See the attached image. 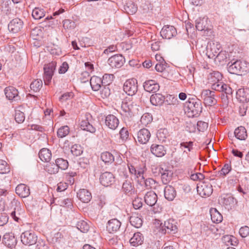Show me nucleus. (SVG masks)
Segmentation results:
<instances>
[{"mask_svg": "<svg viewBox=\"0 0 249 249\" xmlns=\"http://www.w3.org/2000/svg\"><path fill=\"white\" fill-rule=\"evenodd\" d=\"M222 78V75L220 72L213 71L208 74L207 80L208 83L211 84L213 89L224 92L228 99L229 96L232 93V89L229 85L221 81Z\"/></svg>", "mask_w": 249, "mask_h": 249, "instance_id": "obj_1", "label": "nucleus"}, {"mask_svg": "<svg viewBox=\"0 0 249 249\" xmlns=\"http://www.w3.org/2000/svg\"><path fill=\"white\" fill-rule=\"evenodd\" d=\"M185 111L189 117H197L202 111V102L199 99H189L186 104Z\"/></svg>", "mask_w": 249, "mask_h": 249, "instance_id": "obj_2", "label": "nucleus"}, {"mask_svg": "<svg viewBox=\"0 0 249 249\" xmlns=\"http://www.w3.org/2000/svg\"><path fill=\"white\" fill-rule=\"evenodd\" d=\"M127 166L129 173L133 175L138 182L140 179L144 178V174L146 171L145 164L142 161L135 160L132 162L128 163Z\"/></svg>", "mask_w": 249, "mask_h": 249, "instance_id": "obj_3", "label": "nucleus"}, {"mask_svg": "<svg viewBox=\"0 0 249 249\" xmlns=\"http://www.w3.org/2000/svg\"><path fill=\"white\" fill-rule=\"evenodd\" d=\"M231 63V65L230 63L228 64V71L231 73L242 74L249 71V64L245 61L239 60Z\"/></svg>", "mask_w": 249, "mask_h": 249, "instance_id": "obj_4", "label": "nucleus"}, {"mask_svg": "<svg viewBox=\"0 0 249 249\" xmlns=\"http://www.w3.org/2000/svg\"><path fill=\"white\" fill-rule=\"evenodd\" d=\"M20 239L23 244L30 246L35 245L36 243L37 236L34 231L28 230L21 233Z\"/></svg>", "mask_w": 249, "mask_h": 249, "instance_id": "obj_5", "label": "nucleus"}, {"mask_svg": "<svg viewBox=\"0 0 249 249\" xmlns=\"http://www.w3.org/2000/svg\"><path fill=\"white\" fill-rule=\"evenodd\" d=\"M123 89L129 96L135 95L138 91V83L136 79L127 80L123 86Z\"/></svg>", "mask_w": 249, "mask_h": 249, "instance_id": "obj_6", "label": "nucleus"}, {"mask_svg": "<svg viewBox=\"0 0 249 249\" xmlns=\"http://www.w3.org/2000/svg\"><path fill=\"white\" fill-rule=\"evenodd\" d=\"M56 66V62L52 61L44 67V80L45 85H49L51 82Z\"/></svg>", "mask_w": 249, "mask_h": 249, "instance_id": "obj_7", "label": "nucleus"}, {"mask_svg": "<svg viewBox=\"0 0 249 249\" xmlns=\"http://www.w3.org/2000/svg\"><path fill=\"white\" fill-rule=\"evenodd\" d=\"M219 202L228 211L233 209L237 203L234 198L229 195L222 196Z\"/></svg>", "mask_w": 249, "mask_h": 249, "instance_id": "obj_8", "label": "nucleus"}, {"mask_svg": "<svg viewBox=\"0 0 249 249\" xmlns=\"http://www.w3.org/2000/svg\"><path fill=\"white\" fill-rule=\"evenodd\" d=\"M125 62V58L120 54L114 55L108 59L109 65L114 68H120L123 66Z\"/></svg>", "mask_w": 249, "mask_h": 249, "instance_id": "obj_9", "label": "nucleus"}, {"mask_svg": "<svg viewBox=\"0 0 249 249\" xmlns=\"http://www.w3.org/2000/svg\"><path fill=\"white\" fill-rule=\"evenodd\" d=\"M176 222L174 219H169L164 222L163 226L161 228V232L165 234L175 233L177 231Z\"/></svg>", "mask_w": 249, "mask_h": 249, "instance_id": "obj_10", "label": "nucleus"}, {"mask_svg": "<svg viewBox=\"0 0 249 249\" xmlns=\"http://www.w3.org/2000/svg\"><path fill=\"white\" fill-rule=\"evenodd\" d=\"M150 137V131L146 128H142L137 132L136 138L135 139L141 144H146L148 142Z\"/></svg>", "mask_w": 249, "mask_h": 249, "instance_id": "obj_11", "label": "nucleus"}, {"mask_svg": "<svg viewBox=\"0 0 249 249\" xmlns=\"http://www.w3.org/2000/svg\"><path fill=\"white\" fill-rule=\"evenodd\" d=\"M23 26V21L19 18H15L8 24V29L11 33L16 34L21 31Z\"/></svg>", "mask_w": 249, "mask_h": 249, "instance_id": "obj_12", "label": "nucleus"}, {"mask_svg": "<svg viewBox=\"0 0 249 249\" xmlns=\"http://www.w3.org/2000/svg\"><path fill=\"white\" fill-rule=\"evenodd\" d=\"M160 172L162 183L164 184H168L172 179L173 175V171L170 167L164 166L160 168Z\"/></svg>", "mask_w": 249, "mask_h": 249, "instance_id": "obj_13", "label": "nucleus"}, {"mask_svg": "<svg viewBox=\"0 0 249 249\" xmlns=\"http://www.w3.org/2000/svg\"><path fill=\"white\" fill-rule=\"evenodd\" d=\"M100 181L103 186H109L114 182L115 178L111 173L106 172L100 176Z\"/></svg>", "mask_w": 249, "mask_h": 249, "instance_id": "obj_14", "label": "nucleus"}, {"mask_svg": "<svg viewBox=\"0 0 249 249\" xmlns=\"http://www.w3.org/2000/svg\"><path fill=\"white\" fill-rule=\"evenodd\" d=\"M176 34L177 31L176 28L171 25L164 26L160 31L161 36L162 38L165 39H170L176 36Z\"/></svg>", "mask_w": 249, "mask_h": 249, "instance_id": "obj_15", "label": "nucleus"}, {"mask_svg": "<svg viewBox=\"0 0 249 249\" xmlns=\"http://www.w3.org/2000/svg\"><path fill=\"white\" fill-rule=\"evenodd\" d=\"M4 93L6 98L10 100L18 101L20 100L18 90L13 87H6L4 89Z\"/></svg>", "mask_w": 249, "mask_h": 249, "instance_id": "obj_16", "label": "nucleus"}, {"mask_svg": "<svg viewBox=\"0 0 249 249\" xmlns=\"http://www.w3.org/2000/svg\"><path fill=\"white\" fill-rule=\"evenodd\" d=\"M151 153L157 157H162L166 153V149L161 144L153 143L150 147Z\"/></svg>", "mask_w": 249, "mask_h": 249, "instance_id": "obj_17", "label": "nucleus"}, {"mask_svg": "<svg viewBox=\"0 0 249 249\" xmlns=\"http://www.w3.org/2000/svg\"><path fill=\"white\" fill-rule=\"evenodd\" d=\"M197 191L203 197L209 196L213 193L212 185L203 183L200 186H197Z\"/></svg>", "mask_w": 249, "mask_h": 249, "instance_id": "obj_18", "label": "nucleus"}, {"mask_svg": "<svg viewBox=\"0 0 249 249\" xmlns=\"http://www.w3.org/2000/svg\"><path fill=\"white\" fill-rule=\"evenodd\" d=\"M144 90L149 92H156L160 88L159 84L153 80H146L143 85Z\"/></svg>", "mask_w": 249, "mask_h": 249, "instance_id": "obj_19", "label": "nucleus"}, {"mask_svg": "<svg viewBox=\"0 0 249 249\" xmlns=\"http://www.w3.org/2000/svg\"><path fill=\"white\" fill-rule=\"evenodd\" d=\"M105 123L110 129L115 130L118 126L119 121L115 116L110 114L106 117Z\"/></svg>", "mask_w": 249, "mask_h": 249, "instance_id": "obj_20", "label": "nucleus"}, {"mask_svg": "<svg viewBox=\"0 0 249 249\" xmlns=\"http://www.w3.org/2000/svg\"><path fill=\"white\" fill-rule=\"evenodd\" d=\"M2 243L9 248H13L17 244V240L12 233H5L2 238Z\"/></svg>", "mask_w": 249, "mask_h": 249, "instance_id": "obj_21", "label": "nucleus"}, {"mask_svg": "<svg viewBox=\"0 0 249 249\" xmlns=\"http://www.w3.org/2000/svg\"><path fill=\"white\" fill-rule=\"evenodd\" d=\"M121 225L119 220L116 218L112 219L108 221L107 229L109 233L115 232L119 230Z\"/></svg>", "mask_w": 249, "mask_h": 249, "instance_id": "obj_22", "label": "nucleus"}, {"mask_svg": "<svg viewBox=\"0 0 249 249\" xmlns=\"http://www.w3.org/2000/svg\"><path fill=\"white\" fill-rule=\"evenodd\" d=\"M16 193L21 197H27L30 194V189L24 184H18L16 188Z\"/></svg>", "mask_w": 249, "mask_h": 249, "instance_id": "obj_23", "label": "nucleus"}, {"mask_svg": "<svg viewBox=\"0 0 249 249\" xmlns=\"http://www.w3.org/2000/svg\"><path fill=\"white\" fill-rule=\"evenodd\" d=\"M144 199L147 205L152 207L156 204L158 200V196L154 192L149 191L145 195Z\"/></svg>", "mask_w": 249, "mask_h": 249, "instance_id": "obj_24", "label": "nucleus"}, {"mask_svg": "<svg viewBox=\"0 0 249 249\" xmlns=\"http://www.w3.org/2000/svg\"><path fill=\"white\" fill-rule=\"evenodd\" d=\"M236 98L241 102L249 101V89H240L236 91Z\"/></svg>", "mask_w": 249, "mask_h": 249, "instance_id": "obj_25", "label": "nucleus"}, {"mask_svg": "<svg viewBox=\"0 0 249 249\" xmlns=\"http://www.w3.org/2000/svg\"><path fill=\"white\" fill-rule=\"evenodd\" d=\"M90 84L94 91L99 90L104 85L102 78L97 76H93L90 78Z\"/></svg>", "mask_w": 249, "mask_h": 249, "instance_id": "obj_26", "label": "nucleus"}, {"mask_svg": "<svg viewBox=\"0 0 249 249\" xmlns=\"http://www.w3.org/2000/svg\"><path fill=\"white\" fill-rule=\"evenodd\" d=\"M79 199L84 203H88L92 198L91 193L85 189H80L77 193Z\"/></svg>", "mask_w": 249, "mask_h": 249, "instance_id": "obj_27", "label": "nucleus"}, {"mask_svg": "<svg viewBox=\"0 0 249 249\" xmlns=\"http://www.w3.org/2000/svg\"><path fill=\"white\" fill-rule=\"evenodd\" d=\"M164 193L165 198L169 201L173 200L177 195L175 189L171 185H167L165 187Z\"/></svg>", "mask_w": 249, "mask_h": 249, "instance_id": "obj_28", "label": "nucleus"}, {"mask_svg": "<svg viewBox=\"0 0 249 249\" xmlns=\"http://www.w3.org/2000/svg\"><path fill=\"white\" fill-rule=\"evenodd\" d=\"M123 191L128 196H131L135 194V188L130 180H126L123 184Z\"/></svg>", "mask_w": 249, "mask_h": 249, "instance_id": "obj_29", "label": "nucleus"}, {"mask_svg": "<svg viewBox=\"0 0 249 249\" xmlns=\"http://www.w3.org/2000/svg\"><path fill=\"white\" fill-rule=\"evenodd\" d=\"M165 100L164 96L160 93L152 94L150 97V102L154 106H161Z\"/></svg>", "mask_w": 249, "mask_h": 249, "instance_id": "obj_30", "label": "nucleus"}, {"mask_svg": "<svg viewBox=\"0 0 249 249\" xmlns=\"http://www.w3.org/2000/svg\"><path fill=\"white\" fill-rule=\"evenodd\" d=\"M143 241V237L140 232L134 233L133 236L129 240L130 244L133 246L141 245Z\"/></svg>", "mask_w": 249, "mask_h": 249, "instance_id": "obj_31", "label": "nucleus"}, {"mask_svg": "<svg viewBox=\"0 0 249 249\" xmlns=\"http://www.w3.org/2000/svg\"><path fill=\"white\" fill-rule=\"evenodd\" d=\"M235 137L240 140H245L247 136V132L246 128L242 126H240L236 128L234 132Z\"/></svg>", "mask_w": 249, "mask_h": 249, "instance_id": "obj_32", "label": "nucleus"}, {"mask_svg": "<svg viewBox=\"0 0 249 249\" xmlns=\"http://www.w3.org/2000/svg\"><path fill=\"white\" fill-rule=\"evenodd\" d=\"M39 157L42 161L48 162L52 157V153L47 148L41 149L38 154Z\"/></svg>", "mask_w": 249, "mask_h": 249, "instance_id": "obj_33", "label": "nucleus"}, {"mask_svg": "<svg viewBox=\"0 0 249 249\" xmlns=\"http://www.w3.org/2000/svg\"><path fill=\"white\" fill-rule=\"evenodd\" d=\"M210 212L211 219L213 223H219L222 221L223 217L221 213L215 208H212Z\"/></svg>", "mask_w": 249, "mask_h": 249, "instance_id": "obj_34", "label": "nucleus"}, {"mask_svg": "<svg viewBox=\"0 0 249 249\" xmlns=\"http://www.w3.org/2000/svg\"><path fill=\"white\" fill-rule=\"evenodd\" d=\"M121 107L125 113L130 115L131 113H132L133 111V103L131 101H127L126 100H125L123 101Z\"/></svg>", "mask_w": 249, "mask_h": 249, "instance_id": "obj_35", "label": "nucleus"}, {"mask_svg": "<svg viewBox=\"0 0 249 249\" xmlns=\"http://www.w3.org/2000/svg\"><path fill=\"white\" fill-rule=\"evenodd\" d=\"M138 182L140 184H144L147 189L155 188L157 183L156 181L153 178H148L145 179L144 177L143 179H140Z\"/></svg>", "mask_w": 249, "mask_h": 249, "instance_id": "obj_36", "label": "nucleus"}, {"mask_svg": "<svg viewBox=\"0 0 249 249\" xmlns=\"http://www.w3.org/2000/svg\"><path fill=\"white\" fill-rule=\"evenodd\" d=\"M137 6L132 1H128L124 6V10L128 14L133 15L137 11Z\"/></svg>", "mask_w": 249, "mask_h": 249, "instance_id": "obj_37", "label": "nucleus"}, {"mask_svg": "<svg viewBox=\"0 0 249 249\" xmlns=\"http://www.w3.org/2000/svg\"><path fill=\"white\" fill-rule=\"evenodd\" d=\"M44 169L47 172L51 175L57 174L59 171L55 162H49L47 163Z\"/></svg>", "mask_w": 249, "mask_h": 249, "instance_id": "obj_38", "label": "nucleus"}, {"mask_svg": "<svg viewBox=\"0 0 249 249\" xmlns=\"http://www.w3.org/2000/svg\"><path fill=\"white\" fill-rule=\"evenodd\" d=\"M80 127L82 129L94 133L95 128L89 123L87 119L82 120L80 123Z\"/></svg>", "mask_w": 249, "mask_h": 249, "instance_id": "obj_39", "label": "nucleus"}, {"mask_svg": "<svg viewBox=\"0 0 249 249\" xmlns=\"http://www.w3.org/2000/svg\"><path fill=\"white\" fill-rule=\"evenodd\" d=\"M129 221L132 226L136 228L141 227L142 224V221L141 218L139 217L137 215L131 216L129 218Z\"/></svg>", "mask_w": 249, "mask_h": 249, "instance_id": "obj_40", "label": "nucleus"}, {"mask_svg": "<svg viewBox=\"0 0 249 249\" xmlns=\"http://www.w3.org/2000/svg\"><path fill=\"white\" fill-rule=\"evenodd\" d=\"M21 107H18L15 109V119L18 123H23L25 120L24 113L20 110Z\"/></svg>", "mask_w": 249, "mask_h": 249, "instance_id": "obj_41", "label": "nucleus"}, {"mask_svg": "<svg viewBox=\"0 0 249 249\" xmlns=\"http://www.w3.org/2000/svg\"><path fill=\"white\" fill-rule=\"evenodd\" d=\"M45 16V12L43 9L36 7L32 12V16L35 19H40Z\"/></svg>", "mask_w": 249, "mask_h": 249, "instance_id": "obj_42", "label": "nucleus"}, {"mask_svg": "<svg viewBox=\"0 0 249 249\" xmlns=\"http://www.w3.org/2000/svg\"><path fill=\"white\" fill-rule=\"evenodd\" d=\"M58 169L66 170L69 166L68 161L62 158H58L55 160Z\"/></svg>", "mask_w": 249, "mask_h": 249, "instance_id": "obj_43", "label": "nucleus"}, {"mask_svg": "<svg viewBox=\"0 0 249 249\" xmlns=\"http://www.w3.org/2000/svg\"><path fill=\"white\" fill-rule=\"evenodd\" d=\"M42 81L41 79H36L30 84V88L34 92H38L42 86Z\"/></svg>", "mask_w": 249, "mask_h": 249, "instance_id": "obj_44", "label": "nucleus"}, {"mask_svg": "<svg viewBox=\"0 0 249 249\" xmlns=\"http://www.w3.org/2000/svg\"><path fill=\"white\" fill-rule=\"evenodd\" d=\"M77 228L82 232H87L89 229V226L87 222L80 220L77 223Z\"/></svg>", "mask_w": 249, "mask_h": 249, "instance_id": "obj_45", "label": "nucleus"}, {"mask_svg": "<svg viewBox=\"0 0 249 249\" xmlns=\"http://www.w3.org/2000/svg\"><path fill=\"white\" fill-rule=\"evenodd\" d=\"M152 116L148 113L143 114L141 117L140 122L142 125L146 126L152 121Z\"/></svg>", "mask_w": 249, "mask_h": 249, "instance_id": "obj_46", "label": "nucleus"}, {"mask_svg": "<svg viewBox=\"0 0 249 249\" xmlns=\"http://www.w3.org/2000/svg\"><path fill=\"white\" fill-rule=\"evenodd\" d=\"M70 132L69 127L67 125H65L59 128L57 131L58 137L62 138L66 137Z\"/></svg>", "mask_w": 249, "mask_h": 249, "instance_id": "obj_47", "label": "nucleus"}, {"mask_svg": "<svg viewBox=\"0 0 249 249\" xmlns=\"http://www.w3.org/2000/svg\"><path fill=\"white\" fill-rule=\"evenodd\" d=\"M101 159L105 163L111 162L114 160L113 156L108 152L102 153L101 155Z\"/></svg>", "mask_w": 249, "mask_h": 249, "instance_id": "obj_48", "label": "nucleus"}, {"mask_svg": "<svg viewBox=\"0 0 249 249\" xmlns=\"http://www.w3.org/2000/svg\"><path fill=\"white\" fill-rule=\"evenodd\" d=\"M206 21L204 19H198L196 21V27L198 31L206 30Z\"/></svg>", "mask_w": 249, "mask_h": 249, "instance_id": "obj_49", "label": "nucleus"}, {"mask_svg": "<svg viewBox=\"0 0 249 249\" xmlns=\"http://www.w3.org/2000/svg\"><path fill=\"white\" fill-rule=\"evenodd\" d=\"M114 78V76L112 74H105L103 76L102 80L104 85L107 86L112 83Z\"/></svg>", "mask_w": 249, "mask_h": 249, "instance_id": "obj_50", "label": "nucleus"}, {"mask_svg": "<svg viewBox=\"0 0 249 249\" xmlns=\"http://www.w3.org/2000/svg\"><path fill=\"white\" fill-rule=\"evenodd\" d=\"M231 165L229 164H225L222 168L220 171L218 172V175L219 177L225 176L227 175L231 170Z\"/></svg>", "mask_w": 249, "mask_h": 249, "instance_id": "obj_51", "label": "nucleus"}, {"mask_svg": "<svg viewBox=\"0 0 249 249\" xmlns=\"http://www.w3.org/2000/svg\"><path fill=\"white\" fill-rule=\"evenodd\" d=\"M10 172V168L7 162L0 160V174H6Z\"/></svg>", "mask_w": 249, "mask_h": 249, "instance_id": "obj_52", "label": "nucleus"}, {"mask_svg": "<svg viewBox=\"0 0 249 249\" xmlns=\"http://www.w3.org/2000/svg\"><path fill=\"white\" fill-rule=\"evenodd\" d=\"M63 23L65 29L71 30L76 27L75 22L71 19H65L63 20Z\"/></svg>", "mask_w": 249, "mask_h": 249, "instance_id": "obj_53", "label": "nucleus"}, {"mask_svg": "<svg viewBox=\"0 0 249 249\" xmlns=\"http://www.w3.org/2000/svg\"><path fill=\"white\" fill-rule=\"evenodd\" d=\"M71 153L75 156H80L83 152L81 146L79 144H74L71 147Z\"/></svg>", "mask_w": 249, "mask_h": 249, "instance_id": "obj_54", "label": "nucleus"}, {"mask_svg": "<svg viewBox=\"0 0 249 249\" xmlns=\"http://www.w3.org/2000/svg\"><path fill=\"white\" fill-rule=\"evenodd\" d=\"M223 241L226 243L227 246L230 245L235 246L237 242L236 238L230 235H225L223 237Z\"/></svg>", "mask_w": 249, "mask_h": 249, "instance_id": "obj_55", "label": "nucleus"}, {"mask_svg": "<svg viewBox=\"0 0 249 249\" xmlns=\"http://www.w3.org/2000/svg\"><path fill=\"white\" fill-rule=\"evenodd\" d=\"M216 102L217 101L215 98L214 93L210 95L207 98L205 99V100L204 101V103L206 106H210L215 105L216 103Z\"/></svg>", "mask_w": 249, "mask_h": 249, "instance_id": "obj_56", "label": "nucleus"}, {"mask_svg": "<svg viewBox=\"0 0 249 249\" xmlns=\"http://www.w3.org/2000/svg\"><path fill=\"white\" fill-rule=\"evenodd\" d=\"M42 35V31L39 27H35L31 31V35L34 39H38Z\"/></svg>", "mask_w": 249, "mask_h": 249, "instance_id": "obj_57", "label": "nucleus"}, {"mask_svg": "<svg viewBox=\"0 0 249 249\" xmlns=\"http://www.w3.org/2000/svg\"><path fill=\"white\" fill-rule=\"evenodd\" d=\"M110 94V90L107 86L103 85L102 87L101 90L100 91V95L103 98H106L108 97Z\"/></svg>", "mask_w": 249, "mask_h": 249, "instance_id": "obj_58", "label": "nucleus"}, {"mask_svg": "<svg viewBox=\"0 0 249 249\" xmlns=\"http://www.w3.org/2000/svg\"><path fill=\"white\" fill-rule=\"evenodd\" d=\"M239 233L242 237H246L249 235V227L247 226L242 227L239 230Z\"/></svg>", "mask_w": 249, "mask_h": 249, "instance_id": "obj_59", "label": "nucleus"}, {"mask_svg": "<svg viewBox=\"0 0 249 249\" xmlns=\"http://www.w3.org/2000/svg\"><path fill=\"white\" fill-rule=\"evenodd\" d=\"M161 42L159 41H154L152 40L151 41V48L152 51H157L160 50V48L161 47Z\"/></svg>", "mask_w": 249, "mask_h": 249, "instance_id": "obj_60", "label": "nucleus"}, {"mask_svg": "<svg viewBox=\"0 0 249 249\" xmlns=\"http://www.w3.org/2000/svg\"><path fill=\"white\" fill-rule=\"evenodd\" d=\"M197 126L198 131L203 132L208 128V124L207 123L200 121L197 122Z\"/></svg>", "mask_w": 249, "mask_h": 249, "instance_id": "obj_61", "label": "nucleus"}, {"mask_svg": "<svg viewBox=\"0 0 249 249\" xmlns=\"http://www.w3.org/2000/svg\"><path fill=\"white\" fill-rule=\"evenodd\" d=\"M141 7L143 9L144 12L147 13L152 10L153 5L150 2L146 1L142 4Z\"/></svg>", "mask_w": 249, "mask_h": 249, "instance_id": "obj_62", "label": "nucleus"}, {"mask_svg": "<svg viewBox=\"0 0 249 249\" xmlns=\"http://www.w3.org/2000/svg\"><path fill=\"white\" fill-rule=\"evenodd\" d=\"M214 92L209 89H204L202 91L200 97L203 101L207 98L212 94H214Z\"/></svg>", "mask_w": 249, "mask_h": 249, "instance_id": "obj_63", "label": "nucleus"}, {"mask_svg": "<svg viewBox=\"0 0 249 249\" xmlns=\"http://www.w3.org/2000/svg\"><path fill=\"white\" fill-rule=\"evenodd\" d=\"M166 67L167 63L166 62H163L162 63H158L156 65L155 68L157 71L161 72L165 70Z\"/></svg>", "mask_w": 249, "mask_h": 249, "instance_id": "obj_64", "label": "nucleus"}]
</instances>
